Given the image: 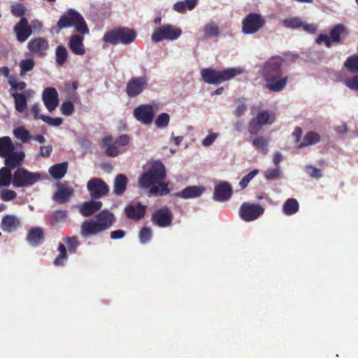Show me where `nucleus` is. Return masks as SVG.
Instances as JSON below:
<instances>
[{
	"label": "nucleus",
	"mask_w": 358,
	"mask_h": 358,
	"mask_svg": "<svg viewBox=\"0 0 358 358\" xmlns=\"http://www.w3.org/2000/svg\"><path fill=\"white\" fill-rule=\"evenodd\" d=\"M166 173L164 165L160 162L153 163L149 170L139 178V185L149 189L152 196H164L170 192L168 183L162 181L166 178Z\"/></svg>",
	"instance_id": "1"
},
{
	"label": "nucleus",
	"mask_w": 358,
	"mask_h": 358,
	"mask_svg": "<svg viewBox=\"0 0 358 358\" xmlns=\"http://www.w3.org/2000/svg\"><path fill=\"white\" fill-rule=\"evenodd\" d=\"M284 59L280 57L270 58L264 64L262 76L266 81V88L271 92H280L285 87L288 78H282V66Z\"/></svg>",
	"instance_id": "2"
},
{
	"label": "nucleus",
	"mask_w": 358,
	"mask_h": 358,
	"mask_svg": "<svg viewBox=\"0 0 358 358\" xmlns=\"http://www.w3.org/2000/svg\"><path fill=\"white\" fill-rule=\"evenodd\" d=\"M241 68H228L222 71H216L212 68H205L201 71L203 80L210 85H219L242 74Z\"/></svg>",
	"instance_id": "3"
},
{
	"label": "nucleus",
	"mask_w": 358,
	"mask_h": 358,
	"mask_svg": "<svg viewBox=\"0 0 358 358\" xmlns=\"http://www.w3.org/2000/svg\"><path fill=\"white\" fill-rule=\"evenodd\" d=\"M57 27L61 29L73 27L78 34H88L90 33V29L84 17L73 9H69L60 17L57 22Z\"/></svg>",
	"instance_id": "4"
},
{
	"label": "nucleus",
	"mask_w": 358,
	"mask_h": 358,
	"mask_svg": "<svg viewBox=\"0 0 358 358\" xmlns=\"http://www.w3.org/2000/svg\"><path fill=\"white\" fill-rule=\"evenodd\" d=\"M136 37L137 34L134 29L120 27L106 32L103 41L112 45H129L132 43Z\"/></svg>",
	"instance_id": "5"
},
{
	"label": "nucleus",
	"mask_w": 358,
	"mask_h": 358,
	"mask_svg": "<svg viewBox=\"0 0 358 358\" xmlns=\"http://www.w3.org/2000/svg\"><path fill=\"white\" fill-rule=\"evenodd\" d=\"M41 178L40 173L28 171L24 168H17L13 176L14 187H24L34 185Z\"/></svg>",
	"instance_id": "6"
},
{
	"label": "nucleus",
	"mask_w": 358,
	"mask_h": 358,
	"mask_svg": "<svg viewBox=\"0 0 358 358\" xmlns=\"http://www.w3.org/2000/svg\"><path fill=\"white\" fill-rule=\"evenodd\" d=\"M182 34V30L171 24H165L157 28L152 35V40L155 42H160L164 40L173 41L178 38Z\"/></svg>",
	"instance_id": "7"
},
{
	"label": "nucleus",
	"mask_w": 358,
	"mask_h": 358,
	"mask_svg": "<svg viewBox=\"0 0 358 358\" xmlns=\"http://www.w3.org/2000/svg\"><path fill=\"white\" fill-rule=\"evenodd\" d=\"M87 189L92 199H99L109 193V186L100 178H92L87 183Z\"/></svg>",
	"instance_id": "8"
},
{
	"label": "nucleus",
	"mask_w": 358,
	"mask_h": 358,
	"mask_svg": "<svg viewBox=\"0 0 358 358\" xmlns=\"http://www.w3.org/2000/svg\"><path fill=\"white\" fill-rule=\"evenodd\" d=\"M265 22L260 14L250 13L242 21V32L245 34H255L264 27Z\"/></svg>",
	"instance_id": "9"
},
{
	"label": "nucleus",
	"mask_w": 358,
	"mask_h": 358,
	"mask_svg": "<svg viewBox=\"0 0 358 358\" xmlns=\"http://www.w3.org/2000/svg\"><path fill=\"white\" fill-rule=\"evenodd\" d=\"M264 213V208L258 203L244 202L239 208L240 217L245 222H252L257 220Z\"/></svg>",
	"instance_id": "10"
},
{
	"label": "nucleus",
	"mask_w": 358,
	"mask_h": 358,
	"mask_svg": "<svg viewBox=\"0 0 358 358\" xmlns=\"http://www.w3.org/2000/svg\"><path fill=\"white\" fill-rule=\"evenodd\" d=\"M148 85V78L146 76L132 77L126 85L125 92L130 98L141 94Z\"/></svg>",
	"instance_id": "11"
},
{
	"label": "nucleus",
	"mask_w": 358,
	"mask_h": 358,
	"mask_svg": "<svg viewBox=\"0 0 358 358\" xmlns=\"http://www.w3.org/2000/svg\"><path fill=\"white\" fill-rule=\"evenodd\" d=\"M173 214L168 207H163L155 211L151 217L152 223L159 227H169L173 222Z\"/></svg>",
	"instance_id": "12"
},
{
	"label": "nucleus",
	"mask_w": 358,
	"mask_h": 358,
	"mask_svg": "<svg viewBox=\"0 0 358 358\" xmlns=\"http://www.w3.org/2000/svg\"><path fill=\"white\" fill-rule=\"evenodd\" d=\"M146 208L147 206L140 202H131L125 206L124 212L128 219L137 222L145 217Z\"/></svg>",
	"instance_id": "13"
},
{
	"label": "nucleus",
	"mask_w": 358,
	"mask_h": 358,
	"mask_svg": "<svg viewBox=\"0 0 358 358\" xmlns=\"http://www.w3.org/2000/svg\"><path fill=\"white\" fill-rule=\"evenodd\" d=\"M16 39L20 43L25 42L32 34V29L27 18L22 17L13 27Z\"/></svg>",
	"instance_id": "14"
},
{
	"label": "nucleus",
	"mask_w": 358,
	"mask_h": 358,
	"mask_svg": "<svg viewBox=\"0 0 358 358\" xmlns=\"http://www.w3.org/2000/svg\"><path fill=\"white\" fill-rule=\"evenodd\" d=\"M154 110L150 105H140L134 110L135 118L144 124H150L154 118Z\"/></svg>",
	"instance_id": "15"
},
{
	"label": "nucleus",
	"mask_w": 358,
	"mask_h": 358,
	"mask_svg": "<svg viewBox=\"0 0 358 358\" xmlns=\"http://www.w3.org/2000/svg\"><path fill=\"white\" fill-rule=\"evenodd\" d=\"M74 189L70 186L68 182L57 184V189L53 195V199L58 203L67 202L73 194Z\"/></svg>",
	"instance_id": "16"
},
{
	"label": "nucleus",
	"mask_w": 358,
	"mask_h": 358,
	"mask_svg": "<svg viewBox=\"0 0 358 358\" xmlns=\"http://www.w3.org/2000/svg\"><path fill=\"white\" fill-rule=\"evenodd\" d=\"M83 34H73L69 37L68 45L71 51L76 55H84L86 52L85 47L83 44Z\"/></svg>",
	"instance_id": "17"
},
{
	"label": "nucleus",
	"mask_w": 358,
	"mask_h": 358,
	"mask_svg": "<svg viewBox=\"0 0 358 358\" xmlns=\"http://www.w3.org/2000/svg\"><path fill=\"white\" fill-rule=\"evenodd\" d=\"M232 194L231 185L227 182H221L214 189L213 199L217 201L228 200Z\"/></svg>",
	"instance_id": "18"
},
{
	"label": "nucleus",
	"mask_w": 358,
	"mask_h": 358,
	"mask_svg": "<svg viewBox=\"0 0 358 358\" xmlns=\"http://www.w3.org/2000/svg\"><path fill=\"white\" fill-rule=\"evenodd\" d=\"M96 200L92 199L82 203L79 207L80 213L84 217H90L98 212L101 208L103 203Z\"/></svg>",
	"instance_id": "19"
},
{
	"label": "nucleus",
	"mask_w": 358,
	"mask_h": 358,
	"mask_svg": "<svg viewBox=\"0 0 358 358\" xmlns=\"http://www.w3.org/2000/svg\"><path fill=\"white\" fill-rule=\"evenodd\" d=\"M21 225L20 220L13 215H6L3 217L1 229L8 233L15 231Z\"/></svg>",
	"instance_id": "20"
},
{
	"label": "nucleus",
	"mask_w": 358,
	"mask_h": 358,
	"mask_svg": "<svg viewBox=\"0 0 358 358\" xmlns=\"http://www.w3.org/2000/svg\"><path fill=\"white\" fill-rule=\"evenodd\" d=\"M96 222L99 223L103 231L109 229L115 222V216L108 210L104 209L100 211L96 216Z\"/></svg>",
	"instance_id": "21"
},
{
	"label": "nucleus",
	"mask_w": 358,
	"mask_h": 358,
	"mask_svg": "<svg viewBox=\"0 0 358 358\" xmlns=\"http://www.w3.org/2000/svg\"><path fill=\"white\" fill-rule=\"evenodd\" d=\"M102 231L103 230L96 220H85L81 224L80 234L83 237L96 235Z\"/></svg>",
	"instance_id": "22"
},
{
	"label": "nucleus",
	"mask_w": 358,
	"mask_h": 358,
	"mask_svg": "<svg viewBox=\"0 0 358 358\" xmlns=\"http://www.w3.org/2000/svg\"><path fill=\"white\" fill-rule=\"evenodd\" d=\"M5 161L4 164L6 167L10 169H14L22 164V162L24 158V153L22 151H15L4 157Z\"/></svg>",
	"instance_id": "23"
},
{
	"label": "nucleus",
	"mask_w": 358,
	"mask_h": 358,
	"mask_svg": "<svg viewBox=\"0 0 358 358\" xmlns=\"http://www.w3.org/2000/svg\"><path fill=\"white\" fill-rule=\"evenodd\" d=\"M43 234L44 233L42 228L32 227L28 231L26 240L30 245L36 247L42 243Z\"/></svg>",
	"instance_id": "24"
},
{
	"label": "nucleus",
	"mask_w": 358,
	"mask_h": 358,
	"mask_svg": "<svg viewBox=\"0 0 358 358\" xmlns=\"http://www.w3.org/2000/svg\"><path fill=\"white\" fill-rule=\"evenodd\" d=\"M59 105V94L54 87H46V108L53 111Z\"/></svg>",
	"instance_id": "25"
},
{
	"label": "nucleus",
	"mask_w": 358,
	"mask_h": 358,
	"mask_svg": "<svg viewBox=\"0 0 358 358\" xmlns=\"http://www.w3.org/2000/svg\"><path fill=\"white\" fill-rule=\"evenodd\" d=\"M128 179L124 174H118L115 178L113 193L117 195H122L127 189Z\"/></svg>",
	"instance_id": "26"
},
{
	"label": "nucleus",
	"mask_w": 358,
	"mask_h": 358,
	"mask_svg": "<svg viewBox=\"0 0 358 358\" xmlns=\"http://www.w3.org/2000/svg\"><path fill=\"white\" fill-rule=\"evenodd\" d=\"M204 188L199 186H189L182 191L176 193V196L180 198L189 199L199 196L203 192Z\"/></svg>",
	"instance_id": "27"
},
{
	"label": "nucleus",
	"mask_w": 358,
	"mask_h": 358,
	"mask_svg": "<svg viewBox=\"0 0 358 358\" xmlns=\"http://www.w3.org/2000/svg\"><path fill=\"white\" fill-rule=\"evenodd\" d=\"M15 147L9 136L0 137V157H4L15 150Z\"/></svg>",
	"instance_id": "28"
},
{
	"label": "nucleus",
	"mask_w": 358,
	"mask_h": 358,
	"mask_svg": "<svg viewBox=\"0 0 358 358\" xmlns=\"http://www.w3.org/2000/svg\"><path fill=\"white\" fill-rule=\"evenodd\" d=\"M68 163L66 162L57 164L49 168L50 176L56 180L61 179L66 173Z\"/></svg>",
	"instance_id": "29"
},
{
	"label": "nucleus",
	"mask_w": 358,
	"mask_h": 358,
	"mask_svg": "<svg viewBox=\"0 0 358 358\" xmlns=\"http://www.w3.org/2000/svg\"><path fill=\"white\" fill-rule=\"evenodd\" d=\"M270 143L269 138H264L262 136H256L252 139V144L255 149L263 155L267 154L268 145Z\"/></svg>",
	"instance_id": "30"
},
{
	"label": "nucleus",
	"mask_w": 358,
	"mask_h": 358,
	"mask_svg": "<svg viewBox=\"0 0 358 358\" xmlns=\"http://www.w3.org/2000/svg\"><path fill=\"white\" fill-rule=\"evenodd\" d=\"M27 48L31 52L43 55L45 50V39L43 38L31 39L28 43Z\"/></svg>",
	"instance_id": "31"
},
{
	"label": "nucleus",
	"mask_w": 358,
	"mask_h": 358,
	"mask_svg": "<svg viewBox=\"0 0 358 358\" xmlns=\"http://www.w3.org/2000/svg\"><path fill=\"white\" fill-rule=\"evenodd\" d=\"M111 136L105 137L103 139V143L106 147L105 153L108 157H115L120 153V150L119 147L113 142Z\"/></svg>",
	"instance_id": "32"
},
{
	"label": "nucleus",
	"mask_w": 358,
	"mask_h": 358,
	"mask_svg": "<svg viewBox=\"0 0 358 358\" xmlns=\"http://www.w3.org/2000/svg\"><path fill=\"white\" fill-rule=\"evenodd\" d=\"M15 110L19 113L24 112L27 108V99L24 94L15 92L12 94Z\"/></svg>",
	"instance_id": "33"
},
{
	"label": "nucleus",
	"mask_w": 358,
	"mask_h": 358,
	"mask_svg": "<svg viewBox=\"0 0 358 358\" xmlns=\"http://www.w3.org/2000/svg\"><path fill=\"white\" fill-rule=\"evenodd\" d=\"M320 141V136L315 131L308 132L303 137L302 143L299 145V148H303L309 145H315Z\"/></svg>",
	"instance_id": "34"
},
{
	"label": "nucleus",
	"mask_w": 358,
	"mask_h": 358,
	"mask_svg": "<svg viewBox=\"0 0 358 358\" xmlns=\"http://www.w3.org/2000/svg\"><path fill=\"white\" fill-rule=\"evenodd\" d=\"M13 176L11 169L7 167L0 169V188L8 187L13 184Z\"/></svg>",
	"instance_id": "35"
},
{
	"label": "nucleus",
	"mask_w": 358,
	"mask_h": 358,
	"mask_svg": "<svg viewBox=\"0 0 358 358\" xmlns=\"http://www.w3.org/2000/svg\"><path fill=\"white\" fill-rule=\"evenodd\" d=\"M299 205L296 199L291 198L286 200L282 206V211L285 215H290L299 211Z\"/></svg>",
	"instance_id": "36"
},
{
	"label": "nucleus",
	"mask_w": 358,
	"mask_h": 358,
	"mask_svg": "<svg viewBox=\"0 0 358 358\" xmlns=\"http://www.w3.org/2000/svg\"><path fill=\"white\" fill-rule=\"evenodd\" d=\"M198 0H185L178 1L173 5V9L178 13H184L187 9L191 10L197 4Z\"/></svg>",
	"instance_id": "37"
},
{
	"label": "nucleus",
	"mask_w": 358,
	"mask_h": 358,
	"mask_svg": "<svg viewBox=\"0 0 358 358\" xmlns=\"http://www.w3.org/2000/svg\"><path fill=\"white\" fill-rule=\"evenodd\" d=\"M262 126L271 124L275 121V115L268 110H262L255 117Z\"/></svg>",
	"instance_id": "38"
},
{
	"label": "nucleus",
	"mask_w": 358,
	"mask_h": 358,
	"mask_svg": "<svg viewBox=\"0 0 358 358\" xmlns=\"http://www.w3.org/2000/svg\"><path fill=\"white\" fill-rule=\"evenodd\" d=\"M56 62L59 66H62L66 63L68 57L66 48L62 45L57 47L55 51Z\"/></svg>",
	"instance_id": "39"
},
{
	"label": "nucleus",
	"mask_w": 358,
	"mask_h": 358,
	"mask_svg": "<svg viewBox=\"0 0 358 358\" xmlns=\"http://www.w3.org/2000/svg\"><path fill=\"white\" fill-rule=\"evenodd\" d=\"M283 27L289 29H300L303 25V20L299 17H290L282 20Z\"/></svg>",
	"instance_id": "40"
},
{
	"label": "nucleus",
	"mask_w": 358,
	"mask_h": 358,
	"mask_svg": "<svg viewBox=\"0 0 358 358\" xmlns=\"http://www.w3.org/2000/svg\"><path fill=\"white\" fill-rule=\"evenodd\" d=\"M345 31V27L342 24H338L334 27L329 33L330 38L333 42L340 43L341 36Z\"/></svg>",
	"instance_id": "41"
},
{
	"label": "nucleus",
	"mask_w": 358,
	"mask_h": 358,
	"mask_svg": "<svg viewBox=\"0 0 358 358\" xmlns=\"http://www.w3.org/2000/svg\"><path fill=\"white\" fill-rule=\"evenodd\" d=\"M8 83L10 86V90L16 92L17 91L24 90L27 87L25 82L17 81V78L13 76H11L8 78Z\"/></svg>",
	"instance_id": "42"
},
{
	"label": "nucleus",
	"mask_w": 358,
	"mask_h": 358,
	"mask_svg": "<svg viewBox=\"0 0 358 358\" xmlns=\"http://www.w3.org/2000/svg\"><path fill=\"white\" fill-rule=\"evenodd\" d=\"M13 134L15 138L20 139L22 143H25L31 138V135L29 131L22 127L15 129Z\"/></svg>",
	"instance_id": "43"
},
{
	"label": "nucleus",
	"mask_w": 358,
	"mask_h": 358,
	"mask_svg": "<svg viewBox=\"0 0 358 358\" xmlns=\"http://www.w3.org/2000/svg\"><path fill=\"white\" fill-rule=\"evenodd\" d=\"M139 240L143 244L149 242L152 237V229L148 227H143L139 231Z\"/></svg>",
	"instance_id": "44"
},
{
	"label": "nucleus",
	"mask_w": 358,
	"mask_h": 358,
	"mask_svg": "<svg viewBox=\"0 0 358 358\" xmlns=\"http://www.w3.org/2000/svg\"><path fill=\"white\" fill-rule=\"evenodd\" d=\"M68 216V212L64 210H59L55 211L50 217V222L52 225L57 224L59 222L65 221Z\"/></svg>",
	"instance_id": "45"
},
{
	"label": "nucleus",
	"mask_w": 358,
	"mask_h": 358,
	"mask_svg": "<svg viewBox=\"0 0 358 358\" xmlns=\"http://www.w3.org/2000/svg\"><path fill=\"white\" fill-rule=\"evenodd\" d=\"M345 66L351 72H358V55L348 57L345 62Z\"/></svg>",
	"instance_id": "46"
},
{
	"label": "nucleus",
	"mask_w": 358,
	"mask_h": 358,
	"mask_svg": "<svg viewBox=\"0 0 358 358\" xmlns=\"http://www.w3.org/2000/svg\"><path fill=\"white\" fill-rule=\"evenodd\" d=\"M59 255L54 260V264L56 266H61L64 264V261L67 257L66 249L64 244H59L58 247Z\"/></svg>",
	"instance_id": "47"
},
{
	"label": "nucleus",
	"mask_w": 358,
	"mask_h": 358,
	"mask_svg": "<svg viewBox=\"0 0 358 358\" xmlns=\"http://www.w3.org/2000/svg\"><path fill=\"white\" fill-rule=\"evenodd\" d=\"M34 61L32 59H22L20 62V75L22 76L28 71L33 69L34 66Z\"/></svg>",
	"instance_id": "48"
},
{
	"label": "nucleus",
	"mask_w": 358,
	"mask_h": 358,
	"mask_svg": "<svg viewBox=\"0 0 358 358\" xmlns=\"http://www.w3.org/2000/svg\"><path fill=\"white\" fill-rule=\"evenodd\" d=\"M60 110L61 113L65 116L71 115L75 110V106L73 101L69 100L64 101L61 105Z\"/></svg>",
	"instance_id": "49"
},
{
	"label": "nucleus",
	"mask_w": 358,
	"mask_h": 358,
	"mask_svg": "<svg viewBox=\"0 0 358 358\" xmlns=\"http://www.w3.org/2000/svg\"><path fill=\"white\" fill-rule=\"evenodd\" d=\"M203 32L207 37L217 36L219 34L218 27L214 23H210L205 25Z\"/></svg>",
	"instance_id": "50"
},
{
	"label": "nucleus",
	"mask_w": 358,
	"mask_h": 358,
	"mask_svg": "<svg viewBox=\"0 0 358 358\" xmlns=\"http://www.w3.org/2000/svg\"><path fill=\"white\" fill-rule=\"evenodd\" d=\"M170 121V117L168 113H163L159 114L155 120V125L158 128H165L168 126Z\"/></svg>",
	"instance_id": "51"
},
{
	"label": "nucleus",
	"mask_w": 358,
	"mask_h": 358,
	"mask_svg": "<svg viewBox=\"0 0 358 358\" xmlns=\"http://www.w3.org/2000/svg\"><path fill=\"white\" fill-rule=\"evenodd\" d=\"M281 175V170L280 167L273 169H268L264 173V177L266 180H273L279 178Z\"/></svg>",
	"instance_id": "52"
},
{
	"label": "nucleus",
	"mask_w": 358,
	"mask_h": 358,
	"mask_svg": "<svg viewBox=\"0 0 358 358\" xmlns=\"http://www.w3.org/2000/svg\"><path fill=\"white\" fill-rule=\"evenodd\" d=\"M64 242L67 245L69 251L70 252L75 253L76 252L77 248L79 245L78 238L76 236H70L64 238Z\"/></svg>",
	"instance_id": "53"
},
{
	"label": "nucleus",
	"mask_w": 358,
	"mask_h": 358,
	"mask_svg": "<svg viewBox=\"0 0 358 358\" xmlns=\"http://www.w3.org/2000/svg\"><path fill=\"white\" fill-rule=\"evenodd\" d=\"M17 197V193L12 189H3L0 191V198L4 201H10Z\"/></svg>",
	"instance_id": "54"
},
{
	"label": "nucleus",
	"mask_w": 358,
	"mask_h": 358,
	"mask_svg": "<svg viewBox=\"0 0 358 358\" xmlns=\"http://www.w3.org/2000/svg\"><path fill=\"white\" fill-rule=\"evenodd\" d=\"M305 170L307 174L311 178L318 179L322 176L321 170L313 165H306Z\"/></svg>",
	"instance_id": "55"
},
{
	"label": "nucleus",
	"mask_w": 358,
	"mask_h": 358,
	"mask_svg": "<svg viewBox=\"0 0 358 358\" xmlns=\"http://www.w3.org/2000/svg\"><path fill=\"white\" fill-rule=\"evenodd\" d=\"M262 127L263 126L257 121L255 118H252L248 124V132L250 134L255 135L261 130Z\"/></svg>",
	"instance_id": "56"
},
{
	"label": "nucleus",
	"mask_w": 358,
	"mask_h": 358,
	"mask_svg": "<svg viewBox=\"0 0 358 358\" xmlns=\"http://www.w3.org/2000/svg\"><path fill=\"white\" fill-rule=\"evenodd\" d=\"M259 173V170L255 169L252 171H250L248 175L244 176L240 181L239 185L241 187V189L245 188L250 181Z\"/></svg>",
	"instance_id": "57"
},
{
	"label": "nucleus",
	"mask_w": 358,
	"mask_h": 358,
	"mask_svg": "<svg viewBox=\"0 0 358 358\" xmlns=\"http://www.w3.org/2000/svg\"><path fill=\"white\" fill-rule=\"evenodd\" d=\"M236 109L234 111V114L236 117H240L247 110V106L243 100L237 99L236 101Z\"/></svg>",
	"instance_id": "58"
},
{
	"label": "nucleus",
	"mask_w": 358,
	"mask_h": 358,
	"mask_svg": "<svg viewBox=\"0 0 358 358\" xmlns=\"http://www.w3.org/2000/svg\"><path fill=\"white\" fill-rule=\"evenodd\" d=\"M26 8L22 3H16L11 6V13L15 17H22L25 15Z\"/></svg>",
	"instance_id": "59"
},
{
	"label": "nucleus",
	"mask_w": 358,
	"mask_h": 358,
	"mask_svg": "<svg viewBox=\"0 0 358 358\" xmlns=\"http://www.w3.org/2000/svg\"><path fill=\"white\" fill-rule=\"evenodd\" d=\"M344 83L348 88L358 91V76L345 79Z\"/></svg>",
	"instance_id": "60"
},
{
	"label": "nucleus",
	"mask_w": 358,
	"mask_h": 358,
	"mask_svg": "<svg viewBox=\"0 0 358 358\" xmlns=\"http://www.w3.org/2000/svg\"><path fill=\"white\" fill-rule=\"evenodd\" d=\"M129 137L127 134H122L117 138L114 143L120 148V146H125L129 143Z\"/></svg>",
	"instance_id": "61"
},
{
	"label": "nucleus",
	"mask_w": 358,
	"mask_h": 358,
	"mask_svg": "<svg viewBox=\"0 0 358 358\" xmlns=\"http://www.w3.org/2000/svg\"><path fill=\"white\" fill-rule=\"evenodd\" d=\"M63 123V119L62 117H51L46 115V124L52 126L58 127Z\"/></svg>",
	"instance_id": "62"
},
{
	"label": "nucleus",
	"mask_w": 358,
	"mask_h": 358,
	"mask_svg": "<svg viewBox=\"0 0 358 358\" xmlns=\"http://www.w3.org/2000/svg\"><path fill=\"white\" fill-rule=\"evenodd\" d=\"M39 106L37 103L34 104L31 108V112L36 120L40 119L45 121V115H39Z\"/></svg>",
	"instance_id": "63"
},
{
	"label": "nucleus",
	"mask_w": 358,
	"mask_h": 358,
	"mask_svg": "<svg viewBox=\"0 0 358 358\" xmlns=\"http://www.w3.org/2000/svg\"><path fill=\"white\" fill-rule=\"evenodd\" d=\"M317 42L318 43H321L324 42V43H325V45H326V46H327V47L330 48V47L331 46V45H332V43H332L333 41H331V38H330V36H327V35L320 34V35L317 37Z\"/></svg>",
	"instance_id": "64"
}]
</instances>
